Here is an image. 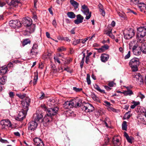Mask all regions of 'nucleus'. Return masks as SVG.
Returning a JSON list of instances; mask_svg holds the SVG:
<instances>
[{
  "label": "nucleus",
  "mask_w": 146,
  "mask_h": 146,
  "mask_svg": "<svg viewBox=\"0 0 146 146\" xmlns=\"http://www.w3.org/2000/svg\"><path fill=\"white\" fill-rule=\"evenodd\" d=\"M58 108L57 107L52 108L47 110L46 114L43 118V125L46 126L49 124L52 120V117L56 115L58 110Z\"/></svg>",
  "instance_id": "1"
},
{
  "label": "nucleus",
  "mask_w": 146,
  "mask_h": 146,
  "mask_svg": "<svg viewBox=\"0 0 146 146\" xmlns=\"http://www.w3.org/2000/svg\"><path fill=\"white\" fill-rule=\"evenodd\" d=\"M146 35V25L144 27H140L137 28L136 37L140 42H142V41H141V38H143Z\"/></svg>",
  "instance_id": "2"
},
{
  "label": "nucleus",
  "mask_w": 146,
  "mask_h": 146,
  "mask_svg": "<svg viewBox=\"0 0 146 146\" xmlns=\"http://www.w3.org/2000/svg\"><path fill=\"white\" fill-rule=\"evenodd\" d=\"M139 63V59L136 58H134L130 61L129 65L133 72H135L138 70V67Z\"/></svg>",
  "instance_id": "3"
},
{
  "label": "nucleus",
  "mask_w": 146,
  "mask_h": 146,
  "mask_svg": "<svg viewBox=\"0 0 146 146\" xmlns=\"http://www.w3.org/2000/svg\"><path fill=\"white\" fill-rule=\"evenodd\" d=\"M135 34L134 31L132 29H126L123 31L124 37L126 39L131 38Z\"/></svg>",
  "instance_id": "4"
},
{
  "label": "nucleus",
  "mask_w": 146,
  "mask_h": 146,
  "mask_svg": "<svg viewBox=\"0 0 146 146\" xmlns=\"http://www.w3.org/2000/svg\"><path fill=\"white\" fill-rule=\"evenodd\" d=\"M1 125L2 129H7L12 128V125L9 120L8 119H3L1 121Z\"/></svg>",
  "instance_id": "5"
},
{
  "label": "nucleus",
  "mask_w": 146,
  "mask_h": 146,
  "mask_svg": "<svg viewBox=\"0 0 146 146\" xmlns=\"http://www.w3.org/2000/svg\"><path fill=\"white\" fill-rule=\"evenodd\" d=\"M22 23L25 24V25L29 27L31 25L30 29V32H34L35 29V25L34 24L31 25L32 24V21L31 19L29 18L28 19H24L22 21Z\"/></svg>",
  "instance_id": "6"
},
{
  "label": "nucleus",
  "mask_w": 146,
  "mask_h": 146,
  "mask_svg": "<svg viewBox=\"0 0 146 146\" xmlns=\"http://www.w3.org/2000/svg\"><path fill=\"white\" fill-rule=\"evenodd\" d=\"M81 11L84 14L86 15L85 18L86 19H89L91 16V12H89V10L87 6L84 5L82 6Z\"/></svg>",
  "instance_id": "7"
},
{
  "label": "nucleus",
  "mask_w": 146,
  "mask_h": 146,
  "mask_svg": "<svg viewBox=\"0 0 146 146\" xmlns=\"http://www.w3.org/2000/svg\"><path fill=\"white\" fill-rule=\"evenodd\" d=\"M30 102V99L28 97L26 98L25 100L22 101L21 104L23 107L22 109L26 111H27Z\"/></svg>",
  "instance_id": "8"
},
{
  "label": "nucleus",
  "mask_w": 146,
  "mask_h": 146,
  "mask_svg": "<svg viewBox=\"0 0 146 146\" xmlns=\"http://www.w3.org/2000/svg\"><path fill=\"white\" fill-rule=\"evenodd\" d=\"M134 80L140 84L143 83V80L142 76L139 73H135L133 75Z\"/></svg>",
  "instance_id": "9"
},
{
  "label": "nucleus",
  "mask_w": 146,
  "mask_h": 146,
  "mask_svg": "<svg viewBox=\"0 0 146 146\" xmlns=\"http://www.w3.org/2000/svg\"><path fill=\"white\" fill-rule=\"evenodd\" d=\"M9 23L10 26L14 28L17 27L19 28L21 25L20 21L17 20L10 21Z\"/></svg>",
  "instance_id": "10"
},
{
  "label": "nucleus",
  "mask_w": 146,
  "mask_h": 146,
  "mask_svg": "<svg viewBox=\"0 0 146 146\" xmlns=\"http://www.w3.org/2000/svg\"><path fill=\"white\" fill-rule=\"evenodd\" d=\"M38 126V123L35 121H31L28 123V129L29 130L33 131L35 130Z\"/></svg>",
  "instance_id": "11"
},
{
  "label": "nucleus",
  "mask_w": 146,
  "mask_h": 146,
  "mask_svg": "<svg viewBox=\"0 0 146 146\" xmlns=\"http://www.w3.org/2000/svg\"><path fill=\"white\" fill-rule=\"evenodd\" d=\"M81 107L82 110L86 112L92 111L94 110V108L91 104H89L88 106H82Z\"/></svg>",
  "instance_id": "12"
},
{
  "label": "nucleus",
  "mask_w": 146,
  "mask_h": 146,
  "mask_svg": "<svg viewBox=\"0 0 146 146\" xmlns=\"http://www.w3.org/2000/svg\"><path fill=\"white\" fill-rule=\"evenodd\" d=\"M42 117L43 115L41 113H37L34 115L35 121L36 122V121H38L41 120V122H43V119H42Z\"/></svg>",
  "instance_id": "13"
},
{
  "label": "nucleus",
  "mask_w": 146,
  "mask_h": 146,
  "mask_svg": "<svg viewBox=\"0 0 146 146\" xmlns=\"http://www.w3.org/2000/svg\"><path fill=\"white\" fill-rule=\"evenodd\" d=\"M130 1H131L135 5L138 3V6L141 9H145L146 10V5L145 4L143 3H139V0H130Z\"/></svg>",
  "instance_id": "14"
},
{
  "label": "nucleus",
  "mask_w": 146,
  "mask_h": 146,
  "mask_svg": "<svg viewBox=\"0 0 146 146\" xmlns=\"http://www.w3.org/2000/svg\"><path fill=\"white\" fill-rule=\"evenodd\" d=\"M133 51L134 54L136 55H140L141 53V49L140 46H133Z\"/></svg>",
  "instance_id": "15"
},
{
  "label": "nucleus",
  "mask_w": 146,
  "mask_h": 146,
  "mask_svg": "<svg viewBox=\"0 0 146 146\" xmlns=\"http://www.w3.org/2000/svg\"><path fill=\"white\" fill-rule=\"evenodd\" d=\"M27 111L22 109V111H19L18 113V117L20 120H22L25 117L27 114Z\"/></svg>",
  "instance_id": "16"
},
{
  "label": "nucleus",
  "mask_w": 146,
  "mask_h": 146,
  "mask_svg": "<svg viewBox=\"0 0 146 146\" xmlns=\"http://www.w3.org/2000/svg\"><path fill=\"white\" fill-rule=\"evenodd\" d=\"M76 18L77 19L74 21V23L75 24L78 25L83 22L84 17L80 14L77 15H76Z\"/></svg>",
  "instance_id": "17"
},
{
  "label": "nucleus",
  "mask_w": 146,
  "mask_h": 146,
  "mask_svg": "<svg viewBox=\"0 0 146 146\" xmlns=\"http://www.w3.org/2000/svg\"><path fill=\"white\" fill-rule=\"evenodd\" d=\"M19 3V1L18 0H10L7 2L8 5L15 7L17 6Z\"/></svg>",
  "instance_id": "18"
},
{
  "label": "nucleus",
  "mask_w": 146,
  "mask_h": 146,
  "mask_svg": "<svg viewBox=\"0 0 146 146\" xmlns=\"http://www.w3.org/2000/svg\"><path fill=\"white\" fill-rule=\"evenodd\" d=\"M112 142L114 146H119L121 144V142L117 137L115 136L113 138Z\"/></svg>",
  "instance_id": "19"
},
{
  "label": "nucleus",
  "mask_w": 146,
  "mask_h": 146,
  "mask_svg": "<svg viewBox=\"0 0 146 146\" xmlns=\"http://www.w3.org/2000/svg\"><path fill=\"white\" fill-rule=\"evenodd\" d=\"M64 108L66 109H70L73 107L71 101H67L63 104Z\"/></svg>",
  "instance_id": "20"
},
{
  "label": "nucleus",
  "mask_w": 146,
  "mask_h": 146,
  "mask_svg": "<svg viewBox=\"0 0 146 146\" xmlns=\"http://www.w3.org/2000/svg\"><path fill=\"white\" fill-rule=\"evenodd\" d=\"M38 46H33L32 48L31 51V55H36L38 53V50L37 48Z\"/></svg>",
  "instance_id": "21"
},
{
  "label": "nucleus",
  "mask_w": 146,
  "mask_h": 146,
  "mask_svg": "<svg viewBox=\"0 0 146 146\" xmlns=\"http://www.w3.org/2000/svg\"><path fill=\"white\" fill-rule=\"evenodd\" d=\"M109 58V55L107 54H104L101 56V60L103 62H105L107 61Z\"/></svg>",
  "instance_id": "22"
},
{
  "label": "nucleus",
  "mask_w": 146,
  "mask_h": 146,
  "mask_svg": "<svg viewBox=\"0 0 146 146\" xmlns=\"http://www.w3.org/2000/svg\"><path fill=\"white\" fill-rule=\"evenodd\" d=\"M70 4L74 7V9H76L78 8L79 4L76 1L74 0H70Z\"/></svg>",
  "instance_id": "23"
},
{
  "label": "nucleus",
  "mask_w": 146,
  "mask_h": 146,
  "mask_svg": "<svg viewBox=\"0 0 146 146\" xmlns=\"http://www.w3.org/2000/svg\"><path fill=\"white\" fill-rule=\"evenodd\" d=\"M109 46H102V47L96 49L99 52H104L105 50L108 49Z\"/></svg>",
  "instance_id": "24"
},
{
  "label": "nucleus",
  "mask_w": 146,
  "mask_h": 146,
  "mask_svg": "<svg viewBox=\"0 0 146 146\" xmlns=\"http://www.w3.org/2000/svg\"><path fill=\"white\" fill-rule=\"evenodd\" d=\"M7 66L3 67L1 68L0 70L1 74L2 75L5 74L7 72Z\"/></svg>",
  "instance_id": "25"
},
{
  "label": "nucleus",
  "mask_w": 146,
  "mask_h": 146,
  "mask_svg": "<svg viewBox=\"0 0 146 146\" xmlns=\"http://www.w3.org/2000/svg\"><path fill=\"white\" fill-rule=\"evenodd\" d=\"M111 29H109L108 31H106L105 32V34L109 36L110 37L112 38H114V36L111 33Z\"/></svg>",
  "instance_id": "26"
},
{
  "label": "nucleus",
  "mask_w": 146,
  "mask_h": 146,
  "mask_svg": "<svg viewBox=\"0 0 146 146\" xmlns=\"http://www.w3.org/2000/svg\"><path fill=\"white\" fill-rule=\"evenodd\" d=\"M122 93L125 96H127L128 95L130 96L133 94V92L131 90L124 91Z\"/></svg>",
  "instance_id": "27"
},
{
  "label": "nucleus",
  "mask_w": 146,
  "mask_h": 146,
  "mask_svg": "<svg viewBox=\"0 0 146 146\" xmlns=\"http://www.w3.org/2000/svg\"><path fill=\"white\" fill-rule=\"evenodd\" d=\"M91 97L94 101L97 102H100L99 98L95 94H92L91 95Z\"/></svg>",
  "instance_id": "28"
},
{
  "label": "nucleus",
  "mask_w": 146,
  "mask_h": 146,
  "mask_svg": "<svg viewBox=\"0 0 146 146\" xmlns=\"http://www.w3.org/2000/svg\"><path fill=\"white\" fill-rule=\"evenodd\" d=\"M67 16L70 19H73L76 17V15L72 12H68L67 13Z\"/></svg>",
  "instance_id": "29"
},
{
  "label": "nucleus",
  "mask_w": 146,
  "mask_h": 146,
  "mask_svg": "<svg viewBox=\"0 0 146 146\" xmlns=\"http://www.w3.org/2000/svg\"><path fill=\"white\" fill-rule=\"evenodd\" d=\"M94 87L96 89L97 91H98L102 93H105V92L104 90H101L100 87L98 85L95 84L94 86Z\"/></svg>",
  "instance_id": "30"
},
{
  "label": "nucleus",
  "mask_w": 146,
  "mask_h": 146,
  "mask_svg": "<svg viewBox=\"0 0 146 146\" xmlns=\"http://www.w3.org/2000/svg\"><path fill=\"white\" fill-rule=\"evenodd\" d=\"M7 77L6 76H3L0 78V83L2 85L5 84L6 80Z\"/></svg>",
  "instance_id": "31"
},
{
  "label": "nucleus",
  "mask_w": 146,
  "mask_h": 146,
  "mask_svg": "<svg viewBox=\"0 0 146 146\" xmlns=\"http://www.w3.org/2000/svg\"><path fill=\"white\" fill-rule=\"evenodd\" d=\"M35 76L34 77L33 84L34 85H35L37 83V80L38 79V73L35 72Z\"/></svg>",
  "instance_id": "32"
},
{
  "label": "nucleus",
  "mask_w": 146,
  "mask_h": 146,
  "mask_svg": "<svg viewBox=\"0 0 146 146\" xmlns=\"http://www.w3.org/2000/svg\"><path fill=\"white\" fill-rule=\"evenodd\" d=\"M51 56V54L49 53H44L43 55L42 58L44 60L50 58Z\"/></svg>",
  "instance_id": "33"
},
{
  "label": "nucleus",
  "mask_w": 146,
  "mask_h": 146,
  "mask_svg": "<svg viewBox=\"0 0 146 146\" xmlns=\"http://www.w3.org/2000/svg\"><path fill=\"white\" fill-rule=\"evenodd\" d=\"M33 141L35 143V145L37 146L42 140L40 139L38 137H35Z\"/></svg>",
  "instance_id": "34"
},
{
  "label": "nucleus",
  "mask_w": 146,
  "mask_h": 146,
  "mask_svg": "<svg viewBox=\"0 0 146 146\" xmlns=\"http://www.w3.org/2000/svg\"><path fill=\"white\" fill-rule=\"evenodd\" d=\"M30 40L28 38H27L23 40V45L25 46L28 44H30Z\"/></svg>",
  "instance_id": "35"
},
{
  "label": "nucleus",
  "mask_w": 146,
  "mask_h": 146,
  "mask_svg": "<svg viewBox=\"0 0 146 146\" xmlns=\"http://www.w3.org/2000/svg\"><path fill=\"white\" fill-rule=\"evenodd\" d=\"M122 129L123 130H126L127 129V122L124 121L122 124Z\"/></svg>",
  "instance_id": "36"
},
{
  "label": "nucleus",
  "mask_w": 146,
  "mask_h": 146,
  "mask_svg": "<svg viewBox=\"0 0 146 146\" xmlns=\"http://www.w3.org/2000/svg\"><path fill=\"white\" fill-rule=\"evenodd\" d=\"M16 95L18 97L20 98L23 99L24 98H25L26 95V94H21V93H19L17 94H16Z\"/></svg>",
  "instance_id": "37"
},
{
  "label": "nucleus",
  "mask_w": 146,
  "mask_h": 146,
  "mask_svg": "<svg viewBox=\"0 0 146 146\" xmlns=\"http://www.w3.org/2000/svg\"><path fill=\"white\" fill-rule=\"evenodd\" d=\"M138 42L136 40L133 41L129 43V46H138L139 44H137Z\"/></svg>",
  "instance_id": "38"
},
{
  "label": "nucleus",
  "mask_w": 146,
  "mask_h": 146,
  "mask_svg": "<svg viewBox=\"0 0 146 146\" xmlns=\"http://www.w3.org/2000/svg\"><path fill=\"white\" fill-rule=\"evenodd\" d=\"M66 48L62 46L58 48L57 49V51L58 52H62L65 51Z\"/></svg>",
  "instance_id": "39"
},
{
  "label": "nucleus",
  "mask_w": 146,
  "mask_h": 146,
  "mask_svg": "<svg viewBox=\"0 0 146 146\" xmlns=\"http://www.w3.org/2000/svg\"><path fill=\"white\" fill-rule=\"evenodd\" d=\"M72 61V60L71 58H66L65 59V64H69Z\"/></svg>",
  "instance_id": "40"
},
{
  "label": "nucleus",
  "mask_w": 146,
  "mask_h": 146,
  "mask_svg": "<svg viewBox=\"0 0 146 146\" xmlns=\"http://www.w3.org/2000/svg\"><path fill=\"white\" fill-rule=\"evenodd\" d=\"M86 81L88 85H90L91 84L90 76L89 74H87V75Z\"/></svg>",
  "instance_id": "41"
},
{
  "label": "nucleus",
  "mask_w": 146,
  "mask_h": 146,
  "mask_svg": "<svg viewBox=\"0 0 146 146\" xmlns=\"http://www.w3.org/2000/svg\"><path fill=\"white\" fill-rule=\"evenodd\" d=\"M54 59L55 62H57L59 64H60V61L59 60V59L58 57L55 56L54 57Z\"/></svg>",
  "instance_id": "42"
},
{
  "label": "nucleus",
  "mask_w": 146,
  "mask_h": 146,
  "mask_svg": "<svg viewBox=\"0 0 146 146\" xmlns=\"http://www.w3.org/2000/svg\"><path fill=\"white\" fill-rule=\"evenodd\" d=\"M80 39L75 40L73 41L72 44L74 45L78 44L80 42Z\"/></svg>",
  "instance_id": "43"
},
{
  "label": "nucleus",
  "mask_w": 146,
  "mask_h": 146,
  "mask_svg": "<svg viewBox=\"0 0 146 146\" xmlns=\"http://www.w3.org/2000/svg\"><path fill=\"white\" fill-rule=\"evenodd\" d=\"M126 139L129 143H132V141L134 140V138L133 137L131 136L130 137H129L127 138Z\"/></svg>",
  "instance_id": "44"
},
{
  "label": "nucleus",
  "mask_w": 146,
  "mask_h": 146,
  "mask_svg": "<svg viewBox=\"0 0 146 146\" xmlns=\"http://www.w3.org/2000/svg\"><path fill=\"white\" fill-rule=\"evenodd\" d=\"M76 102H77L76 105V106L75 107H76L77 106H80L81 103H82V101L80 99H77V100L76 101Z\"/></svg>",
  "instance_id": "45"
},
{
  "label": "nucleus",
  "mask_w": 146,
  "mask_h": 146,
  "mask_svg": "<svg viewBox=\"0 0 146 146\" xmlns=\"http://www.w3.org/2000/svg\"><path fill=\"white\" fill-rule=\"evenodd\" d=\"M141 51L144 53H146V46H141Z\"/></svg>",
  "instance_id": "46"
},
{
  "label": "nucleus",
  "mask_w": 146,
  "mask_h": 146,
  "mask_svg": "<svg viewBox=\"0 0 146 146\" xmlns=\"http://www.w3.org/2000/svg\"><path fill=\"white\" fill-rule=\"evenodd\" d=\"M73 89L76 92H79L82 91V88H78L76 87H74Z\"/></svg>",
  "instance_id": "47"
},
{
  "label": "nucleus",
  "mask_w": 146,
  "mask_h": 146,
  "mask_svg": "<svg viewBox=\"0 0 146 146\" xmlns=\"http://www.w3.org/2000/svg\"><path fill=\"white\" fill-rule=\"evenodd\" d=\"M77 100V99L73 100H71L73 107H76V105L77 103L76 102Z\"/></svg>",
  "instance_id": "48"
},
{
  "label": "nucleus",
  "mask_w": 146,
  "mask_h": 146,
  "mask_svg": "<svg viewBox=\"0 0 146 146\" xmlns=\"http://www.w3.org/2000/svg\"><path fill=\"white\" fill-rule=\"evenodd\" d=\"M131 117L129 112H127L125 114V117L127 119H129Z\"/></svg>",
  "instance_id": "49"
},
{
  "label": "nucleus",
  "mask_w": 146,
  "mask_h": 146,
  "mask_svg": "<svg viewBox=\"0 0 146 146\" xmlns=\"http://www.w3.org/2000/svg\"><path fill=\"white\" fill-rule=\"evenodd\" d=\"M40 107L42 108V109H43L44 111H47V109L46 107L44 104L40 106Z\"/></svg>",
  "instance_id": "50"
},
{
  "label": "nucleus",
  "mask_w": 146,
  "mask_h": 146,
  "mask_svg": "<svg viewBox=\"0 0 146 146\" xmlns=\"http://www.w3.org/2000/svg\"><path fill=\"white\" fill-rule=\"evenodd\" d=\"M109 138H108L107 140H105L104 143L102 145V146H106L107 145L109 142Z\"/></svg>",
  "instance_id": "51"
},
{
  "label": "nucleus",
  "mask_w": 146,
  "mask_h": 146,
  "mask_svg": "<svg viewBox=\"0 0 146 146\" xmlns=\"http://www.w3.org/2000/svg\"><path fill=\"white\" fill-rule=\"evenodd\" d=\"M0 142L2 143H9V142L6 140L3 139L2 138L0 139Z\"/></svg>",
  "instance_id": "52"
},
{
  "label": "nucleus",
  "mask_w": 146,
  "mask_h": 146,
  "mask_svg": "<svg viewBox=\"0 0 146 146\" xmlns=\"http://www.w3.org/2000/svg\"><path fill=\"white\" fill-rule=\"evenodd\" d=\"M98 7L99 9V11L104 9L103 5L100 3L98 5Z\"/></svg>",
  "instance_id": "53"
},
{
  "label": "nucleus",
  "mask_w": 146,
  "mask_h": 146,
  "mask_svg": "<svg viewBox=\"0 0 146 146\" xmlns=\"http://www.w3.org/2000/svg\"><path fill=\"white\" fill-rule=\"evenodd\" d=\"M100 12L101 13V14L104 17L105 16L106 13L104 9L100 11Z\"/></svg>",
  "instance_id": "54"
},
{
  "label": "nucleus",
  "mask_w": 146,
  "mask_h": 146,
  "mask_svg": "<svg viewBox=\"0 0 146 146\" xmlns=\"http://www.w3.org/2000/svg\"><path fill=\"white\" fill-rule=\"evenodd\" d=\"M130 56V51H129L127 54L124 57L125 59H127L129 58Z\"/></svg>",
  "instance_id": "55"
},
{
  "label": "nucleus",
  "mask_w": 146,
  "mask_h": 146,
  "mask_svg": "<svg viewBox=\"0 0 146 146\" xmlns=\"http://www.w3.org/2000/svg\"><path fill=\"white\" fill-rule=\"evenodd\" d=\"M132 103L135 106L138 105H139L140 104V102H135L134 101H133Z\"/></svg>",
  "instance_id": "56"
},
{
  "label": "nucleus",
  "mask_w": 146,
  "mask_h": 146,
  "mask_svg": "<svg viewBox=\"0 0 146 146\" xmlns=\"http://www.w3.org/2000/svg\"><path fill=\"white\" fill-rule=\"evenodd\" d=\"M5 3L3 1H0V7H2L5 5Z\"/></svg>",
  "instance_id": "57"
},
{
  "label": "nucleus",
  "mask_w": 146,
  "mask_h": 146,
  "mask_svg": "<svg viewBox=\"0 0 146 146\" xmlns=\"http://www.w3.org/2000/svg\"><path fill=\"white\" fill-rule=\"evenodd\" d=\"M9 97L11 98H13L14 96V93L13 92H10L9 93Z\"/></svg>",
  "instance_id": "58"
},
{
  "label": "nucleus",
  "mask_w": 146,
  "mask_h": 146,
  "mask_svg": "<svg viewBox=\"0 0 146 146\" xmlns=\"http://www.w3.org/2000/svg\"><path fill=\"white\" fill-rule=\"evenodd\" d=\"M114 83L113 81L109 82L108 83V85L110 87H112L113 86Z\"/></svg>",
  "instance_id": "59"
},
{
  "label": "nucleus",
  "mask_w": 146,
  "mask_h": 146,
  "mask_svg": "<svg viewBox=\"0 0 146 146\" xmlns=\"http://www.w3.org/2000/svg\"><path fill=\"white\" fill-rule=\"evenodd\" d=\"M117 14L118 15L121 17H124V14L123 13H121L120 12H117Z\"/></svg>",
  "instance_id": "60"
},
{
  "label": "nucleus",
  "mask_w": 146,
  "mask_h": 146,
  "mask_svg": "<svg viewBox=\"0 0 146 146\" xmlns=\"http://www.w3.org/2000/svg\"><path fill=\"white\" fill-rule=\"evenodd\" d=\"M104 103L106 104L105 105L106 106H109L111 105L110 103L107 101H104Z\"/></svg>",
  "instance_id": "61"
},
{
  "label": "nucleus",
  "mask_w": 146,
  "mask_h": 146,
  "mask_svg": "<svg viewBox=\"0 0 146 146\" xmlns=\"http://www.w3.org/2000/svg\"><path fill=\"white\" fill-rule=\"evenodd\" d=\"M63 39V40L68 42H70V40L68 37H64Z\"/></svg>",
  "instance_id": "62"
},
{
  "label": "nucleus",
  "mask_w": 146,
  "mask_h": 146,
  "mask_svg": "<svg viewBox=\"0 0 146 146\" xmlns=\"http://www.w3.org/2000/svg\"><path fill=\"white\" fill-rule=\"evenodd\" d=\"M139 96L141 99H143L145 98V96L140 92L139 94Z\"/></svg>",
  "instance_id": "63"
},
{
  "label": "nucleus",
  "mask_w": 146,
  "mask_h": 146,
  "mask_svg": "<svg viewBox=\"0 0 146 146\" xmlns=\"http://www.w3.org/2000/svg\"><path fill=\"white\" fill-rule=\"evenodd\" d=\"M36 146H44V145L42 141H40V142Z\"/></svg>",
  "instance_id": "64"
}]
</instances>
